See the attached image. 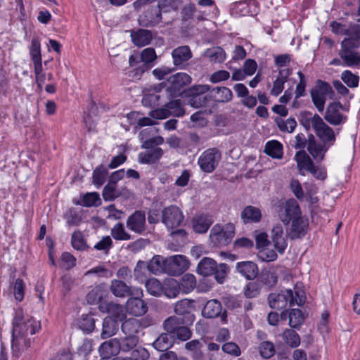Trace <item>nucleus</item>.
Listing matches in <instances>:
<instances>
[{
    "label": "nucleus",
    "instance_id": "47",
    "mask_svg": "<svg viewBox=\"0 0 360 360\" xmlns=\"http://www.w3.org/2000/svg\"><path fill=\"white\" fill-rule=\"evenodd\" d=\"M205 56L212 63H222L226 59V53L221 47L217 46L207 49L205 52Z\"/></svg>",
    "mask_w": 360,
    "mask_h": 360
},
{
    "label": "nucleus",
    "instance_id": "17",
    "mask_svg": "<svg viewBox=\"0 0 360 360\" xmlns=\"http://www.w3.org/2000/svg\"><path fill=\"white\" fill-rule=\"evenodd\" d=\"M157 58L158 56L154 48L148 47L144 49L140 53V59L143 64L134 69V76L140 77L143 72L154 65V61Z\"/></svg>",
    "mask_w": 360,
    "mask_h": 360
},
{
    "label": "nucleus",
    "instance_id": "12",
    "mask_svg": "<svg viewBox=\"0 0 360 360\" xmlns=\"http://www.w3.org/2000/svg\"><path fill=\"white\" fill-rule=\"evenodd\" d=\"M21 330V326H16L15 330H12L11 347L13 353L17 356L30 348L33 342L28 335H23Z\"/></svg>",
    "mask_w": 360,
    "mask_h": 360
},
{
    "label": "nucleus",
    "instance_id": "11",
    "mask_svg": "<svg viewBox=\"0 0 360 360\" xmlns=\"http://www.w3.org/2000/svg\"><path fill=\"white\" fill-rule=\"evenodd\" d=\"M110 290L117 297H127L131 296H142L143 291L140 288L127 285L123 281L113 279L111 281Z\"/></svg>",
    "mask_w": 360,
    "mask_h": 360
},
{
    "label": "nucleus",
    "instance_id": "52",
    "mask_svg": "<svg viewBox=\"0 0 360 360\" xmlns=\"http://www.w3.org/2000/svg\"><path fill=\"white\" fill-rule=\"evenodd\" d=\"M276 122L278 129L283 132L292 133L297 127V122L295 118L292 117H290L285 120L282 118H277Z\"/></svg>",
    "mask_w": 360,
    "mask_h": 360
},
{
    "label": "nucleus",
    "instance_id": "2",
    "mask_svg": "<svg viewBox=\"0 0 360 360\" xmlns=\"http://www.w3.org/2000/svg\"><path fill=\"white\" fill-rule=\"evenodd\" d=\"M278 214L285 225L291 222L287 230L290 239L301 238L306 235L309 226L308 219L302 217L300 206L295 199L281 203L278 205Z\"/></svg>",
    "mask_w": 360,
    "mask_h": 360
},
{
    "label": "nucleus",
    "instance_id": "63",
    "mask_svg": "<svg viewBox=\"0 0 360 360\" xmlns=\"http://www.w3.org/2000/svg\"><path fill=\"white\" fill-rule=\"evenodd\" d=\"M147 262L139 260L134 270V276L138 281H143L147 276Z\"/></svg>",
    "mask_w": 360,
    "mask_h": 360
},
{
    "label": "nucleus",
    "instance_id": "61",
    "mask_svg": "<svg viewBox=\"0 0 360 360\" xmlns=\"http://www.w3.org/2000/svg\"><path fill=\"white\" fill-rule=\"evenodd\" d=\"M259 350L261 356L265 359L271 358L275 354L274 345L269 341L261 342L259 346Z\"/></svg>",
    "mask_w": 360,
    "mask_h": 360
},
{
    "label": "nucleus",
    "instance_id": "25",
    "mask_svg": "<svg viewBox=\"0 0 360 360\" xmlns=\"http://www.w3.org/2000/svg\"><path fill=\"white\" fill-rule=\"evenodd\" d=\"M98 352L103 359H109L112 356L117 355L120 352V345H119L118 339L112 338L103 342L98 348Z\"/></svg>",
    "mask_w": 360,
    "mask_h": 360
},
{
    "label": "nucleus",
    "instance_id": "64",
    "mask_svg": "<svg viewBox=\"0 0 360 360\" xmlns=\"http://www.w3.org/2000/svg\"><path fill=\"white\" fill-rule=\"evenodd\" d=\"M150 356L148 350L142 347H136L131 352V356L127 358L131 360H147Z\"/></svg>",
    "mask_w": 360,
    "mask_h": 360
},
{
    "label": "nucleus",
    "instance_id": "58",
    "mask_svg": "<svg viewBox=\"0 0 360 360\" xmlns=\"http://www.w3.org/2000/svg\"><path fill=\"white\" fill-rule=\"evenodd\" d=\"M30 55L32 61L41 60V43L38 37H33L31 41Z\"/></svg>",
    "mask_w": 360,
    "mask_h": 360
},
{
    "label": "nucleus",
    "instance_id": "1",
    "mask_svg": "<svg viewBox=\"0 0 360 360\" xmlns=\"http://www.w3.org/2000/svg\"><path fill=\"white\" fill-rule=\"evenodd\" d=\"M331 32L336 35L346 36L340 43L339 56L344 65L360 69V25L350 22L348 24L333 20L330 22Z\"/></svg>",
    "mask_w": 360,
    "mask_h": 360
},
{
    "label": "nucleus",
    "instance_id": "18",
    "mask_svg": "<svg viewBox=\"0 0 360 360\" xmlns=\"http://www.w3.org/2000/svg\"><path fill=\"white\" fill-rule=\"evenodd\" d=\"M342 105L340 102L330 103L326 111L324 116L325 120L332 125H340L346 122L347 117L341 113L340 110L342 109Z\"/></svg>",
    "mask_w": 360,
    "mask_h": 360
},
{
    "label": "nucleus",
    "instance_id": "42",
    "mask_svg": "<svg viewBox=\"0 0 360 360\" xmlns=\"http://www.w3.org/2000/svg\"><path fill=\"white\" fill-rule=\"evenodd\" d=\"M181 291L184 294H188L193 291L196 286V279L193 274H186L179 282Z\"/></svg>",
    "mask_w": 360,
    "mask_h": 360
},
{
    "label": "nucleus",
    "instance_id": "16",
    "mask_svg": "<svg viewBox=\"0 0 360 360\" xmlns=\"http://www.w3.org/2000/svg\"><path fill=\"white\" fill-rule=\"evenodd\" d=\"M232 15L236 16L254 15L258 11L256 0H242L233 3L231 6Z\"/></svg>",
    "mask_w": 360,
    "mask_h": 360
},
{
    "label": "nucleus",
    "instance_id": "19",
    "mask_svg": "<svg viewBox=\"0 0 360 360\" xmlns=\"http://www.w3.org/2000/svg\"><path fill=\"white\" fill-rule=\"evenodd\" d=\"M314 131L322 143L333 146L335 141V134L333 129L328 126L321 117L316 118L314 123Z\"/></svg>",
    "mask_w": 360,
    "mask_h": 360
},
{
    "label": "nucleus",
    "instance_id": "32",
    "mask_svg": "<svg viewBox=\"0 0 360 360\" xmlns=\"http://www.w3.org/2000/svg\"><path fill=\"white\" fill-rule=\"evenodd\" d=\"M214 101L217 103H228L233 98L231 90L226 86H217L212 88L211 91Z\"/></svg>",
    "mask_w": 360,
    "mask_h": 360
},
{
    "label": "nucleus",
    "instance_id": "23",
    "mask_svg": "<svg viewBox=\"0 0 360 360\" xmlns=\"http://www.w3.org/2000/svg\"><path fill=\"white\" fill-rule=\"evenodd\" d=\"M132 43L137 47H143L150 44L153 33L150 30L139 28L129 30Z\"/></svg>",
    "mask_w": 360,
    "mask_h": 360
},
{
    "label": "nucleus",
    "instance_id": "39",
    "mask_svg": "<svg viewBox=\"0 0 360 360\" xmlns=\"http://www.w3.org/2000/svg\"><path fill=\"white\" fill-rule=\"evenodd\" d=\"M184 319L179 318L176 316H172L165 320L163 323L164 329L167 331V333L173 335L178 328L184 324H188Z\"/></svg>",
    "mask_w": 360,
    "mask_h": 360
},
{
    "label": "nucleus",
    "instance_id": "50",
    "mask_svg": "<svg viewBox=\"0 0 360 360\" xmlns=\"http://www.w3.org/2000/svg\"><path fill=\"white\" fill-rule=\"evenodd\" d=\"M289 325L291 328H299L304 321L302 311L299 309H292L288 313Z\"/></svg>",
    "mask_w": 360,
    "mask_h": 360
},
{
    "label": "nucleus",
    "instance_id": "34",
    "mask_svg": "<svg viewBox=\"0 0 360 360\" xmlns=\"http://www.w3.org/2000/svg\"><path fill=\"white\" fill-rule=\"evenodd\" d=\"M262 217L259 209L253 206H247L241 212V219L245 224L259 222Z\"/></svg>",
    "mask_w": 360,
    "mask_h": 360
},
{
    "label": "nucleus",
    "instance_id": "55",
    "mask_svg": "<svg viewBox=\"0 0 360 360\" xmlns=\"http://www.w3.org/2000/svg\"><path fill=\"white\" fill-rule=\"evenodd\" d=\"M107 310L108 313L111 314L112 318L117 321H122L125 318V312L123 307L119 304L108 303L107 304Z\"/></svg>",
    "mask_w": 360,
    "mask_h": 360
},
{
    "label": "nucleus",
    "instance_id": "36",
    "mask_svg": "<svg viewBox=\"0 0 360 360\" xmlns=\"http://www.w3.org/2000/svg\"><path fill=\"white\" fill-rule=\"evenodd\" d=\"M141 328L140 321L135 318L126 319L121 326L122 333L125 335L138 336Z\"/></svg>",
    "mask_w": 360,
    "mask_h": 360
},
{
    "label": "nucleus",
    "instance_id": "53",
    "mask_svg": "<svg viewBox=\"0 0 360 360\" xmlns=\"http://www.w3.org/2000/svg\"><path fill=\"white\" fill-rule=\"evenodd\" d=\"M260 281L269 287L274 286L278 281V276L275 270H264L260 274Z\"/></svg>",
    "mask_w": 360,
    "mask_h": 360
},
{
    "label": "nucleus",
    "instance_id": "15",
    "mask_svg": "<svg viewBox=\"0 0 360 360\" xmlns=\"http://www.w3.org/2000/svg\"><path fill=\"white\" fill-rule=\"evenodd\" d=\"M127 228L136 234H143L146 230V212L136 210L130 214L126 221Z\"/></svg>",
    "mask_w": 360,
    "mask_h": 360
},
{
    "label": "nucleus",
    "instance_id": "21",
    "mask_svg": "<svg viewBox=\"0 0 360 360\" xmlns=\"http://www.w3.org/2000/svg\"><path fill=\"white\" fill-rule=\"evenodd\" d=\"M162 17L160 10L157 6H150L139 18V23L143 27H151L158 25L162 21Z\"/></svg>",
    "mask_w": 360,
    "mask_h": 360
},
{
    "label": "nucleus",
    "instance_id": "4",
    "mask_svg": "<svg viewBox=\"0 0 360 360\" xmlns=\"http://www.w3.org/2000/svg\"><path fill=\"white\" fill-rule=\"evenodd\" d=\"M197 272L203 276L214 275L216 281L221 284L229 273V267L224 263L217 264L212 258L203 257L198 264Z\"/></svg>",
    "mask_w": 360,
    "mask_h": 360
},
{
    "label": "nucleus",
    "instance_id": "24",
    "mask_svg": "<svg viewBox=\"0 0 360 360\" xmlns=\"http://www.w3.org/2000/svg\"><path fill=\"white\" fill-rule=\"evenodd\" d=\"M141 296L129 297L126 304L127 311L135 316L145 314L148 311L147 304L141 299Z\"/></svg>",
    "mask_w": 360,
    "mask_h": 360
},
{
    "label": "nucleus",
    "instance_id": "9",
    "mask_svg": "<svg viewBox=\"0 0 360 360\" xmlns=\"http://www.w3.org/2000/svg\"><path fill=\"white\" fill-rule=\"evenodd\" d=\"M184 219L182 211L176 205H169L162 211V222L168 229L179 227Z\"/></svg>",
    "mask_w": 360,
    "mask_h": 360
},
{
    "label": "nucleus",
    "instance_id": "14",
    "mask_svg": "<svg viewBox=\"0 0 360 360\" xmlns=\"http://www.w3.org/2000/svg\"><path fill=\"white\" fill-rule=\"evenodd\" d=\"M201 314L206 319L220 317L222 322L226 321L227 319L226 310L223 309L221 303L217 299L207 301L202 309Z\"/></svg>",
    "mask_w": 360,
    "mask_h": 360
},
{
    "label": "nucleus",
    "instance_id": "6",
    "mask_svg": "<svg viewBox=\"0 0 360 360\" xmlns=\"http://www.w3.org/2000/svg\"><path fill=\"white\" fill-rule=\"evenodd\" d=\"M12 323V330H15L16 326H21L22 334L25 335H34L41 329L40 321L28 314H24L22 309L20 307L14 311Z\"/></svg>",
    "mask_w": 360,
    "mask_h": 360
},
{
    "label": "nucleus",
    "instance_id": "40",
    "mask_svg": "<svg viewBox=\"0 0 360 360\" xmlns=\"http://www.w3.org/2000/svg\"><path fill=\"white\" fill-rule=\"evenodd\" d=\"M71 245L78 251H85L89 249L86 240L81 231H75L71 236Z\"/></svg>",
    "mask_w": 360,
    "mask_h": 360
},
{
    "label": "nucleus",
    "instance_id": "57",
    "mask_svg": "<svg viewBox=\"0 0 360 360\" xmlns=\"http://www.w3.org/2000/svg\"><path fill=\"white\" fill-rule=\"evenodd\" d=\"M116 187L117 185L110 182L104 186L102 195L105 201H112L120 195Z\"/></svg>",
    "mask_w": 360,
    "mask_h": 360
},
{
    "label": "nucleus",
    "instance_id": "10",
    "mask_svg": "<svg viewBox=\"0 0 360 360\" xmlns=\"http://www.w3.org/2000/svg\"><path fill=\"white\" fill-rule=\"evenodd\" d=\"M189 261L184 255H176L165 259L166 274L179 276L189 267Z\"/></svg>",
    "mask_w": 360,
    "mask_h": 360
},
{
    "label": "nucleus",
    "instance_id": "41",
    "mask_svg": "<svg viewBox=\"0 0 360 360\" xmlns=\"http://www.w3.org/2000/svg\"><path fill=\"white\" fill-rule=\"evenodd\" d=\"M173 344L172 336L168 333H162L153 343V347L160 351L165 352L169 349Z\"/></svg>",
    "mask_w": 360,
    "mask_h": 360
},
{
    "label": "nucleus",
    "instance_id": "3",
    "mask_svg": "<svg viewBox=\"0 0 360 360\" xmlns=\"http://www.w3.org/2000/svg\"><path fill=\"white\" fill-rule=\"evenodd\" d=\"M306 296L302 287L297 283L294 290L286 289L281 292H272L268 297L269 307L275 309H283L289 304L302 306L305 303Z\"/></svg>",
    "mask_w": 360,
    "mask_h": 360
},
{
    "label": "nucleus",
    "instance_id": "54",
    "mask_svg": "<svg viewBox=\"0 0 360 360\" xmlns=\"http://www.w3.org/2000/svg\"><path fill=\"white\" fill-rule=\"evenodd\" d=\"M341 79L349 88H356L359 86V77L349 70H344L341 74Z\"/></svg>",
    "mask_w": 360,
    "mask_h": 360
},
{
    "label": "nucleus",
    "instance_id": "27",
    "mask_svg": "<svg viewBox=\"0 0 360 360\" xmlns=\"http://www.w3.org/2000/svg\"><path fill=\"white\" fill-rule=\"evenodd\" d=\"M237 271L248 280L255 279L258 275L257 264L251 261H243L236 264Z\"/></svg>",
    "mask_w": 360,
    "mask_h": 360
},
{
    "label": "nucleus",
    "instance_id": "43",
    "mask_svg": "<svg viewBox=\"0 0 360 360\" xmlns=\"http://www.w3.org/2000/svg\"><path fill=\"white\" fill-rule=\"evenodd\" d=\"M108 174V168L103 165L97 167L92 173L93 184L96 188L101 187L105 181Z\"/></svg>",
    "mask_w": 360,
    "mask_h": 360
},
{
    "label": "nucleus",
    "instance_id": "60",
    "mask_svg": "<svg viewBox=\"0 0 360 360\" xmlns=\"http://www.w3.org/2000/svg\"><path fill=\"white\" fill-rule=\"evenodd\" d=\"M160 93L161 90L159 89L154 94H149L146 95L142 99V103L143 105L150 107H155L160 105V98L162 96L160 94Z\"/></svg>",
    "mask_w": 360,
    "mask_h": 360
},
{
    "label": "nucleus",
    "instance_id": "7",
    "mask_svg": "<svg viewBox=\"0 0 360 360\" xmlns=\"http://www.w3.org/2000/svg\"><path fill=\"white\" fill-rule=\"evenodd\" d=\"M191 77L187 73L178 72L168 78L169 86H167L165 93L168 98L179 97L184 92V88L191 84Z\"/></svg>",
    "mask_w": 360,
    "mask_h": 360
},
{
    "label": "nucleus",
    "instance_id": "45",
    "mask_svg": "<svg viewBox=\"0 0 360 360\" xmlns=\"http://www.w3.org/2000/svg\"><path fill=\"white\" fill-rule=\"evenodd\" d=\"M167 110L169 112V116L182 117L185 114V110L182 106V102L180 99L172 100L165 104Z\"/></svg>",
    "mask_w": 360,
    "mask_h": 360
},
{
    "label": "nucleus",
    "instance_id": "51",
    "mask_svg": "<svg viewBox=\"0 0 360 360\" xmlns=\"http://www.w3.org/2000/svg\"><path fill=\"white\" fill-rule=\"evenodd\" d=\"M145 286L147 292L153 296H160L162 295L163 285L156 278H150L146 281Z\"/></svg>",
    "mask_w": 360,
    "mask_h": 360
},
{
    "label": "nucleus",
    "instance_id": "5",
    "mask_svg": "<svg viewBox=\"0 0 360 360\" xmlns=\"http://www.w3.org/2000/svg\"><path fill=\"white\" fill-rule=\"evenodd\" d=\"M235 235L233 224L228 223L225 225L217 224L210 231V239L214 247H224L229 245Z\"/></svg>",
    "mask_w": 360,
    "mask_h": 360
},
{
    "label": "nucleus",
    "instance_id": "35",
    "mask_svg": "<svg viewBox=\"0 0 360 360\" xmlns=\"http://www.w3.org/2000/svg\"><path fill=\"white\" fill-rule=\"evenodd\" d=\"M119 325L117 321L112 317H105L103 321V328L101 338L107 339L114 335L118 330Z\"/></svg>",
    "mask_w": 360,
    "mask_h": 360
},
{
    "label": "nucleus",
    "instance_id": "49",
    "mask_svg": "<svg viewBox=\"0 0 360 360\" xmlns=\"http://www.w3.org/2000/svg\"><path fill=\"white\" fill-rule=\"evenodd\" d=\"M284 342L288 346L295 348L300 344V338L299 335L292 329H286L282 334Z\"/></svg>",
    "mask_w": 360,
    "mask_h": 360
},
{
    "label": "nucleus",
    "instance_id": "59",
    "mask_svg": "<svg viewBox=\"0 0 360 360\" xmlns=\"http://www.w3.org/2000/svg\"><path fill=\"white\" fill-rule=\"evenodd\" d=\"M260 284L258 282H250L243 289V292L247 298H254L260 293Z\"/></svg>",
    "mask_w": 360,
    "mask_h": 360
},
{
    "label": "nucleus",
    "instance_id": "48",
    "mask_svg": "<svg viewBox=\"0 0 360 360\" xmlns=\"http://www.w3.org/2000/svg\"><path fill=\"white\" fill-rule=\"evenodd\" d=\"M318 117H321L318 114L312 115L311 112L305 111L300 115V123L307 131H309L311 127L314 130V123Z\"/></svg>",
    "mask_w": 360,
    "mask_h": 360
},
{
    "label": "nucleus",
    "instance_id": "8",
    "mask_svg": "<svg viewBox=\"0 0 360 360\" xmlns=\"http://www.w3.org/2000/svg\"><path fill=\"white\" fill-rule=\"evenodd\" d=\"M221 158L220 150L217 148H210L200 155L198 164L202 172L211 173L217 168Z\"/></svg>",
    "mask_w": 360,
    "mask_h": 360
},
{
    "label": "nucleus",
    "instance_id": "38",
    "mask_svg": "<svg viewBox=\"0 0 360 360\" xmlns=\"http://www.w3.org/2000/svg\"><path fill=\"white\" fill-rule=\"evenodd\" d=\"M264 152L274 159H281L283 154V145L276 140L268 141L265 145Z\"/></svg>",
    "mask_w": 360,
    "mask_h": 360
},
{
    "label": "nucleus",
    "instance_id": "13",
    "mask_svg": "<svg viewBox=\"0 0 360 360\" xmlns=\"http://www.w3.org/2000/svg\"><path fill=\"white\" fill-rule=\"evenodd\" d=\"M332 91V87L326 82L318 80V86L311 90V101L319 112L324 110L326 96Z\"/></svg>",
    "mask_w": 360,
    "mask_h": 360
},
{
    "label": "nucleus",
    "instance_id": "37",
    "mask_svg": "<svg viewBox=\"0 0 360 360\" xmlns=\"http://www.w3.org/2000/svg\"><path fill=\"white\" fill-rule=\"evenodd\" d=\"M165 259L160 255H155L149 262H147V269L149 273L158 275L166 273Z\"/></svg>",
    "mask_w": 360,
    "mask_h": 360
},
{
    "label": "nucleus",
    "instance_id": "44",
    "mask_svg": "<svg viewBox=\"0 0 360 360\" xmlns=\"http://www.w3.org/2000/svg\"><path fill=\"white\" fill-rule=\"evenodd\" d=\"M138 336L125 335L124 338L118 339L119 345H120V351L123 352H129L137 347L139 343Z\"/></svg>",
    "mask_w": 360,
    "mask_h": 360
},
{
    "label": "nucleus",
    "instance_id": "46",
    "mask_svg": "<svg viewBox=\"0 0 360 360\" xmlns=\"http://www.w3.org/2000/svg\"><path fill=\"white\" fill-rule=\"evenodd\" d=\"M112 237L116 240H129L131 236L126 231L124 224L118 222L114 225L110 231Z\"/></svg>",
    "mask_w": 360,
    "mask_h": 360
},
{
    "label": "nucleus",
    "instance_id": "26",
    "mask_svg": "<svg viewBox=\"0 0 360 360\" xmlns=\"http://www.w3.org/2000/svg\"><path fill=\"white\" fill-rule=\"evenodd\" d=\"M172 57L174 65L180 67L193 57V53L188 46H180L172 50Z\"/></svg>",
    "mask_w": 360,
    "mask_h": 360
},
{
    "label": "nucleus",
    "instance_id": "28",
    "mask_svg": "<svg viewBox=\"0 0 360 360\" xmlns=\"http://www.w3.org/2000/svg\"><path fill=\"white\" fill-rule=\"evenodd\" d=\"M283 235V226L281 224L275 225L271 231V238L274 248L280 254H283L285 252L288 245V243Z\"/></svg>",
    "mask_w": 360,
    "mask_h": 360
},
{
    "label": "nucleus",
    "instance_id": "31",
    "mask_svg": "<svg viewBox=\"0 0 360 360\" xmlns=\"http://www.w3.org/2000/svg\"><path fill=\"white\" fill-rule=\"evenodd\" d=\"M295 160L297 162L300 174L304 176L302 171L309 172L314 167V163L305 150H299L295 155Z\"/></svg>",
    "mask_w": 360,
    "mask_h": 360
},
{
    "label": "nucleus",
    "instance_id": "29",
    "mask_svg": "<svg viewBox=\"0 0 360 360\" xmlns=\"http://www.w3.org/2000/svg\"><path fill=\"white\" fill-rule=\"evenodd\" d=\"M213 223L211 215L202 214L193 218L192 224L193 231L198 233H206Z\"/></svg>",
    "mask_w": 360,
    "mask_h": 360
},
{
    "label": "nucleus",
    "instance_id": "30",
    "mask_svg": "<svg viewBox=\"0 0 360 360\" xmlns=\"http://www.w3.org/2000/svg\"><path fill=\"white\" fill-rule=\"evenodd\" d=\"M164 153L161 148L145 150L139 153L138 161L141 164H155L162 157Z\"/></svg>",
    "mask_w": 360,
    "mask_h": 360
},
{
    "label": "nucleus",
    "instance_id": "62",
    "mask_svg": "<svg viewBox=\"0 0 360 360\" xmlns=\"http://www.w3.org/2000/svg\"><path fill=\"white\" fill-rule=\"evenodd\" d=\"M297 75L299 77V82L295 88V99H298L306 95L307 80L305 76L300 71L297 72Z\"/></svg>",
    "mask_w": 360,
    "mask_h": 360
},
{
    "label": "nucleus",
    "instance_id": "33",
    "mask_svg": "<svg viewBox=\"0 0 360 360\" xmlns=\"http://www.w3.org/2000/svg\"><path fill=\"white\" fill-rule=\"evenodd\" d=\"M181 291V286L179 281L170 278L165 281L162 286V294L169 299L176 297Z\"/></svg>",
    "mask_w": 360,
    "mask_h": 360
},
{
    "label": "nucleus",
    "instance_id": "20",
    "mask_svg": "<svg viewBox=\"0 0 360 360\" xmlns=\"http://www.w3.org/2000/svg\"><path fill=\"white\" fill-rule=\"evenodd\" d=\"M330 146L324 143L316 141L313 134L308 136L307 150L316 162H320L324 160L325 155Z\"/></svg>",
    "mask_w": 360,
    "mask_h": 360
},
{
    "label": "nucleus",
    "instance_id": "22",
    "mask_svg": "<svg viewBox=\"0 0 360 360\" xmlns=\"http://www.w3.org/2000/svg\"><path fill=\"white\" fill-rule=\"evenodd\" d=\"M193 301L188 299H183L176 302L174 312L176 315L183 316L184 320L192 324L195 320V315L192 313Z\"/></svg>",
    "mask_w": 360,
    "mask_h": 360
},
{
    "label": "nucleus",
    "instance_id": "56",
    "mask_svg": "<svg viewBox=\"0 0 360 360\" xmlns=\"http://www.w3.org/2000/svg\"><path fill=\"white\" fill-rule=\"evenodd\" d=\"M84 207H98L101 205V200L98 193H86L82 198V204Z\"/></svg>",
    "mask_w": 360,
    "mask_h": 360
}]
</instances>
